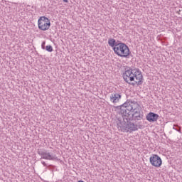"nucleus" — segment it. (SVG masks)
<instances>
[{"label": "nucleus", "instance_id": "1", "mask_svg": "<svg viewBox=\"0 0 182 182\" xmlns=\"http://www.w3.org/2000/svg\"><path fill=\"white\" fill-rule=\"evenodd\" d=\"M123 78L126 83L134 86L141 85L143 75L139 68L133 69L131 67H126L123 73Z\"/></svg>", "mask_w": 182, "mask_h": 182}, {"label": "nucleus", "instance_id": "2", "mask_svg": "<svg viewBox=\"0 0 182 182\" xmlns=\"http://www.w3.org/2000/svg\"><path fill=\"white\" fill-rule=\"evenodd\" d=\"M118 130H121L123 133H132V132H137L139 126L134 122H132L130 118H123V121L118 118L116 122Z\"/></svg>", "mask_w": 182, "mask_h": 182}, {"label": "nucleus", "instance_id": "3", "mask_svg": "<svg viewBox=\"0 0 182 182\" xmlns=\"http://www.w3.org/2000/svg\"><path fill=\"white\" fill-rule=\"evenodd\" d=\"M114 52L115 55L120 56V58H129L130 56L133 57L129 46H127L124 43H118L117 46L114 48Z\"/></svg>", "mask_w": 182, "mask_h": 182}, {"label": "nucleus", "instance_id": "4", "mask_svg": "<svg viewBox=\"0 0 182 182\" xmlns=\"http://www.w3.org/2000/svg\"><path fill=\"white\" fill-rule=\"evenodd\" d=\"M38 26L40 31H48L50 28V20L46 16H41L38 18Z\"/></svg>", "mask_w": 182, "mask_h": 182}, {"label": "nucleus", "instance_id": "5", "mask_svg": "<svg viewBox=\"0 0 182 182\" xmlns=\"http://www.w3.org/2000/svg\"><path fill=\"white\" fill-rule=\"evenodd\" d=\"M132 120H134V122L143 120L144 117V113L143 112L140 105L138 104V106L136 107L135 110L132 111Z\"/></svg>", "mask_w": 182, "mask_h": 182}, {"label": "nucleus", "instance_id": "6", "mask_svg": "<svg viewBox=\"0 0 182 182\" xmlns=\"http://www.w3.org/2000/svg\"><path fill=\"white\" fill-rule=\"evenodd\" d=\"M37 153L39 156H41V159L44 160H58L56 155H52L45 149H38Z\"/></svg>", "mask_w": 182, "mask_h": 182}, {"label": "nucleus", "instance_id": "7", "mask_svg": "<svg viewBox=\"0 0 182 182\" xmlns=\"http://www.w3.org/2000/svg\"><path fill=\"white\" fill-rule=\"evenodd\" d=\"M149 161L151 166H154V167H161V164H163L161 158L157 154H152V156L149 158Z\"/></svg>", "mask_w": 182, "mask_h": 182}, {"label": "nucleus", "instance_id": "8", "mask_svg": "<svg viewBox=\"0 0 182 182\" xmlns=\"http://www.w3.org/2000/svg\"><path fill=\"white\" fill-rule=\"evenodd\" d=\"M139 105V103L136 102H127L122 105L121 106L124 108H125L127 110H129V112L131 113L132 112H134L135 109Z\"/></svg>", "mask_w": 182, "mask_h": 182}, {"label": "nucleus", "instance_id": "9", "mask_svg": "<svg viewBox=\"0 0 182 182\" xmlns=\"http://www.w3.org/2000/svg\"><path fill=\"white\" fill-rule=\"evenodd\" d=\"M159 117H160V116L158 114L150 112L146 114V119L148 122L154 123V122L159 120Z\"/></svg>", "mask_w": 182, "mask_h": 182}, {"label": "nucleus", "instance_id": "10", "mask_svg": "<svg viewBox=\"0 0 182 182\" xmlns=\"http://www.w3.org/2000/svg\"><path fill=\"white\" fill-rule=\"evenodd\" d=\"M109 99L111 102H112V103H119V100L122 99V95L119 92H114L111 94V95L109 96Z\"/></svg>", "mask_w": 182, "mask_h": 182}, {"label": "nucleus", "instance_id": "11", "mask_svg": "<svg viewBox=\"0 0 182 182\" xmlns=\"http://www.w3.org/2000/svg\"><path fill=\"white\" fill-rule=\"evenodd\" d=\"M117 109H119L121 114H122V117L129 119V116H130V111L127 110V109L124 108L122 105L117 106Z\"/></svg>", "mask_w": 182, "mask_h": 182}, {"label": "nucleus", "instance_id": "12", "mask_svg": "<svg viewBox=\"0 0 182 182\" xmlns=\"http://www.w3.org/2000/svg\"><path fill=\"white\" fill-rule=\"evenodd\" d=\"M118 44L119 43H117L114 38H109L108 40V45L112 48L113 50H114V48H116Z\"/></svg>", "mask_w": 182, "mask_h": 182}, {"label": "nucleus", "instance_id": "13", "mask_svg": "<svg viewBox=\"0 0 182 182\" xmlns=\"http://www.w3.org/2000/svg\"><path fill=\"white\" fill-rule=\"evenodd\" d=\"M46 50H47V52H53V48L52 46H46Z\"/></svg>", "mask_w": 182, "mask_h": 182}, {"label": "nucleus", "instance_id": "14", "mask_svg": "<svg viewBox=\"0 0 182 182\" xmlns=\"http://www.w3.org/2000/svg\"><path fill=\"white\" fill-rule=\"evenodd\" d=\"M176 127H178V129L174 128V127H173V129H175V130H176V132H178L179 133H181V128L178 126H176Z\"/></svg>", "mask_w": 182, "mask_h": 182}, {"label": "nucleus", "instance_id": "15", "mask_svg": "<svg viewBox=\"0 0 182 182\" xmlns=\"http://www.w3.org/2000/svg\"><path fill=\"white\" fill-rule=\"evenodd\" d=\"M46 44V41H43V43L41 44L42 49H46V48L45 47Z\"/></svg>", "mask_w": 182, "mask_h": 182}, {"label": "nucleus", "instance_id": "16", "mask_svg": "<svg viewBox=\"0 0 182 182\" xmlns=\"http://www.w3.org/2000/svg\"><path fill=\"white\" fill-rule=\"evenodd\" d=\"M43 166H44V167H46L48 166V164H46V163L45 161H42L41 162Z\"/></svg>", "mask_w": 182, "mask_h": 182}, {"label": "nucleus", "instance_id": "17", "mask_svg": "<svg viewBox=\"0 0 182 182\" xmlns=\"http://www.w3.org/2000/svg\"><path fill=\"white\" fill-rule=\"evenodd\" d=\"M63 2H65L66 4H68V2H69V0H63Z\"/></svg>", "mask_w": 182, "mask_h": 182}, {"label": "nucleus", "instance_id": "18", "mask_svg": "<svg viewBox=\"0 0 182 182\" xmlns=\"http://www.w3.org/2000/svg\"><path fill=\"white\" fill-rule=\"evenodd\" d=\"M139 129H141V125H139Z\"/></svg>", "mask_w": 182, "mask_h": 182}, {"label": "nucleus", "instance_id": "19", "mask_svg": "<svg viewBox=\"0 0 182 182\" xmlns=\"http://www.w3.org/2000/svg\"><path fill=\"white\" fill-rule=\"evenodd\" d=\"M78 182H85V181H78Z\"/></svg>", "mask_w": 182, "mask_h": 182}]
</instances>
